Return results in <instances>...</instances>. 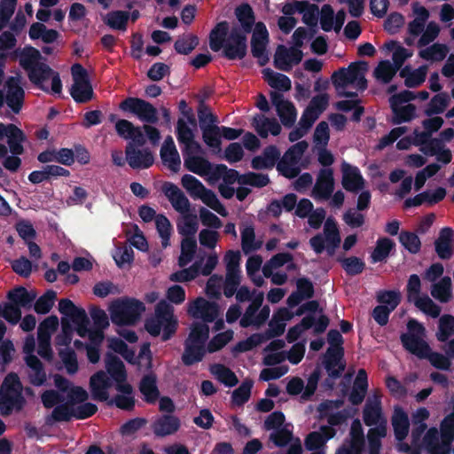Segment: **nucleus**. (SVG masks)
<instances>
[{"instance_id":"nucleus-1","label":"nucleus","mask_w":454,"mask_h":454,"mask_svg":"<svg viewBox=\"0 0 454 454\" xmlns=\"http://www.w3.org/2000/svg\"><path fill=\"white\" fill-rule=\"evenodd\" d=\"M41 59L40 51L34 47L24 48L20 53V64L27 71L30 82L44 91L59 95L62 90L59 74Z\"/></svg>"},{"instance_id":"nucleus-2","label":"nucleus","mask_w":454,"mask_h":454,"mask_svg":"<svg viewBox=\"0 0 454 454\" xmlns=\"http://www.w3.org/2000/svg\"><path fill=\"white\" fill-rule=\"evenodd\" d=\"M229 27L225 21L218 23L209 35V46L214 51H223L230 59H243L247 53L246 34L239 27H233L228 34Z\"/></svg>"},{"instance_id":"nucleus-3","label":"nucleus","mask_w":454,"mask_h":454,"mask_svg":"<svg viewBox=\"0 0 454 454\" xmlns=\"http://www.w3.org/2000/svg\"><path fill=\"white\" fill-rule=\"evenodd\" d=\"M368 64L365 61L351 63L347 68H340L332 76L333 84L338 93L344 97H354L356 92L348 91V88L364 90L367 87L365 74Z\"/></svg>"},{"instance_id":"nucleus-4","label":"nucleus","mask_w":454,"mask_h":454,"mask_svg":"<svg viewBox=\"0 0 454 454\" xmlns=\"http://www.w3.org/2000/svg\"><path fill=\"white\" fill-rule=\"evenodd\" d=\"M177 319L174 316V308L168 301L161 300L155 307L154 317L147 318L145 329L153 337L161 334V340H170L177 330Z\"/></svg>"},{"instance_id":"nucleus-5","label":"nucleus","mask_w":454,"mask_h":454,"mask_svg":"<svg viewBox=\"0 0 454 454\" xmlns=\"http://www.w3.org/2000/svg\"><path fill=\"white\" fill-rule=\"evenodd\" d=\"M145 310L143 301L129 297L118 298L109 307L113 324L120 326L135 325Z\"/></svg>"},{"instance_id":"nucleus-6","label":"nucleus","mask_w":454,"mask_h":454,"mask_svg":"<svg viewBox=\"0 0 454 454\" xmlns=\"http://www.w3.org/2000/svg\"><path fill=\"white\" fill-rule=\"evenodd\" d=\"M340 235L334 219L329 217L324 225V235L318 233L309 239V245L314 252L320 254L325 249L332 256L340 244Z\"/></svg>"},{"instance_id":"nucleus-7","label":"nucleus","mask_w":454,"mask_h":454,"mask_svg":"<svg viewBox=\"0 0 454 454\" xmlns=\"http://www.w3.org/2000/svg\"><path fill=\"white\" fill-rule=\"evenodd\" d=\"M406 292L408 301L413 302L414 305L425 314L433 318H436L440 316V306L434 303L427 295L419 296L421 292V281L417 274H411L409 277Z\"/></svg>"},{"instance_id":"nucleus-8","label":"nucleus","mask_w":454,"mask_h":454,"mask_svg":"<svg viewBox=\"0 0 454 454\" xmlns=\"http://www.w3.org/2000/svg\"><path fill=\"white\" fill-rule=\"evenodd\" d=\"M73 85L70 93L78 103H85L92 99L93 89L89 80V75L80 64L73 65L71 68Z\"/></svg>"},{"instance_id":"nucleus-9","label":"nucleus","mask_w":454,"mask_h":454,"mask_svg":"<svg viewBox=\"0 0 454 454\" xmlns=\"http://www.w3.org/2000/svg\"><path fill=\"white\" fill-rule=\"evenodd\" d=\"M329 323V317L325 314H321L318 318H316L313 315H306L300 323L288 329L286 339L288 343H294L301 337L303 332L312 327L314 334H321L325 332Z\"/></svg>"},{"instance_id":"nucleus-10","label":"nucleus","mask_w":454,"mask_h":454,"mask_svg":"<svg viewBox=\"0 0 454 454\" xmlns=\"http://www.w3.org/2000/svg\"><path fill=\"white\" fill-rule=\"evenodd\" d=\"M415 98V95L409 90H403L393 95L389 98V104L394 113L393 122L399 124L410 121L416 115V107L411 104L403 105Z\"/></svg>"},{"instance_id":"nucleus-11","label":"nucleus","mask_w":454,"mask_h":454,"mask_svg":"<svg viewBox=\"0 0 454 454\" xmlns=\"http://www.w3.org/2000/svg\"><path fill=\"white\" fill-rule=\"evenodd\" d=\"M120 109L135 114L142 121H157V110L150 103L137 98H129L122 101Z\"/></svg>"},{"instance_id":"nucleus-12","label":"nucleus","mask_w":454,"mask_h":454,"mask_svg":"<svg viewBox=\"0 0 454 454\" xmlns=\"http://www.w3.org/2000/svg\"><path fill=\"white\" fill-rule=\"evenodd\" d=\"M269 43V34L266 29V27L259 22L255 25L251 46H252V54L254 58L257 59L258 63L261 66H264L269 61V54L267 51V46Z\"/></svg>"},{"instance_id":"nucleus-13","label":"nucleus","mask_w":454,"mask_h":454,"mask_svg":"<svg viewBox=\"0 0 454 454\" xmlns=\"http://www.w3.org/2000/svg\"><path fill=\"white\" fill-rule=\"evenodd\" d=\"M189 314L194 318H200L203 323L215 321L219 315V306L215 301H208L203 297H198L189 308Z\"/></svg>"},{"instance_id":"nucleus-14","label":"nucleus","mask_w":454,"mask_h":454,"mask_svg":"<svg viewBox=\"0 0 454 454\" xmlns=\"http://www.w3.org/2000/svg\"><path fill=\"white\" fill-rule=\"evenodd\" d=\"M184 166L189 170H210L211 164L200 144L183 148Z\"/></svg>"},{"instance_id":"nucleus-15","label":"nucleus","mask_w":454,"mask_h":454,"mask_svg":"<svg viewBox=\"0 0 454 454\" xmlns=\"http://www.w3.org/2000/svg\"><path fill=\"white\" fill-rule=\"evenodd\" d=\"M302 57L303 54L300 49L279 45L274 54V65L279 70L289 71L293 66L301 61Z\"/></svg>"},{"instance_id":"nucleus-16","label":"nucleus","mask_w":454,"mask_h":454,"mask_svg":"<svg viewBox=\"0 0 454 454\" xmlns=\"http://www.w3.org/2000/svg\"><path fill=\"white\" fill-rule=\"evenodd\" d=\"M4 138L13 154L23 153L22 142L25 140V135L21 129L13 124L0 123V140Z\"/></svg>"},{"instance_id":"nucleus-17","label":"nucleus","mask_w":454,"mask_h":454,"mask_svg":"<svg viewBox=\"0 0 454 454\" xmlns=\"http://www.w3.org/2000/svg\"><path fill=\"white\" fill-rule=\"evenodd\" d=\"M180 426V419L176 416L164 414L155 419L152 424V430L156 436L165 437L176 433Z\"/></svg>"},{"instance_id":"nucleus-18","label":"nucleus","mask_w":454,"mask_h":454,"mask_svg":"<svg viewBox=\"0 0 454 454\" xmlns=\"http://www.w3.org/2000/svg\"><path fill=\"white\" fill-rule=\"evenodd\" d=\"M162 192L170 201L172 207L180 213L190 210V201L184 192L174 184L166 182L162 185Z\"/></svg>"},{"instance_id":"nucleus-19","label":"nucleus","mask_w":454,"mask_h":454,"mask_svg":"<svg viewBox=\"0 0 454 454\" xmlns=\"http://www.w3.org/2000/svg\"><path fill=\"white\" fill-rule=\"evenodd\" d=\"M281 162V153L275 145H269L261 154L253 158L251 165L255 169L273 168Z\"/></svg>"},{"instance_id":"nucleus-20","label":"nucleus","mask_w":454,"mask_h":454,"mask_svg":"<svg viewBox=\"0 0 454 454\" xmlns=\"http://www.w3.org/2000/svg\"><path fill=\"white\" fill-rule=\"evenodd\" d=\"M453 236L454 231L450 227H443L434 241L435 253L442 260H449L454 254Z\"/></svg>"},{"instance_id":"nucleus-21","label":"nucleus","mask_w":454,"mask_h":454,"mask_svg":"<svg viewBox=\"0 0 454 454\" xmlns=\"http://www.w3.org/2000/svg\"><path fill=\"white\" fill-rule=\"evenodd\" d=\"M334 190L333 172H319L313 187V197L316 200H326L331 198Z\"/></svg>"},{"instance_id":"nucleus-22","label":"nucleus","mask_w":454,"mask_h":454,"mask_svg":"<svg viewBox=\"0 0 454 454\" xmlns=\"http://www.w3.org/2000/svg\"><path fill=\"white\" fill-rule=\"evenodd\" d=\"M403 347L410 353L417 356L419 358H427L428 352H430L429 345L417 336L411 333H402L400 336Z\"/></svg>"},{"instance_id":"nucleus-23","label":"nucleus","mask_w":454,"mask_h":454,"mask_svg":"<svg viewBox=\"0 0 454 454\" xmlns=\"http://www.w3.org/2000/svg\"><path fill=\"white\" fill-rule=\"evenodd\" d=\"M126 160L132 168H148L154 161L153 154L148 150L135 149L131 146L126 149Z\"/></svg>"},{"instance_id":"nucleus-24","label":"nucleus","mask_w":454,"mask_h":454,"mask_svg":"<svg viewBox=\"0 0 454 454\" xmlns=\"http://www.w3.org/2000/svg\"><path fill=\"white\" fill-rule=\"evenodd\" d=\"M391 423L396 441H403L409 434L410 421L408 414L402 407L396 406L395 408L391 418Z\"/></svg>"},{"instance_id":"nucleus-25","label":"nucleus","mask_w":454,"mask_h":454,"mask_svg":"<svg viewBox=\"0 0 454 454\" xmlns=\"http://www.w3.org/2000/svg\"><path fill=\"white\" fill-rule=\"evenodd\" d=\"M160 158L163 164L171 169H176L180 166L181 159L176 147L173 137L168 136L165 138L160 148Z\"/></svg>"},{"instance_id":"nucleus-26","label":"nucleus","mask_w":454,"mask_h":454,"mask_svg":"<svg viewBox=\"0 0 454 454\" xmlns=\"http://www.w3.org/2000/svg\"><path fill=\"white\" fill-rule=\"evenodd\" d=\"M139 391L144 395L147 403H155L160 397V390L157 386V377L151 372L143 376L138 386Z\"/></svg>"},{"instance_id":"nucleus-27","label":"nucleus","mask_w":454,"mask_h":454,"mask_svg":"<svg viewBox=\"0 0 454 454\" xmlns=\"http://www.w3.org/2000/svg\"><path fill=\"white\" fill-rule=\"evenodd\" d=\"M36 293L35 291H27L24 286H16L10 290L7 294V299L9 301L19 308L30 309L33 301L36 298Z\"/></svg>"},{"instance_id":"nucleus-28","label":"nucleus","mask_w":454,"mask_h":454,"mask_svg":"<svg viewBox=\"0 0 454 454\" xmlns=\"http://www.w3.org/2000/svg\"><path fill=\"white\" fill-rule=\"evenodd\" d=\"M329 103V96L326 93H320L312 98L309 106L302 114L304 120L314 123L319 115L326 109Z\"/></svg>"},{"instance_id":"nucleus-29","label":"nucleus","mask_w":454,"mask_h":454,"mask_svg":"<svg viewBox=\"0 0 454 454\" xmlns=\"http://www.w3.org/2000/svg\"><path fill=\"white\" fill-rule=\"evenodd\" d=\"M364 422L368 427L381 425L387 422V419L383 416L381 402L376 399L373 403L367 401L363 411Z\"/></svg>"},{"instance_id":"nucleus-30","label":"nucleus","mask_w":454,"mask_h":454,"mask_svg":"<svg viewBox=\"0 0 454 454\" xmlns=\"http://www.w3.org/2000/svg\"><path fill=\"white\" fill-rule=\"evenodd\" d=\"M26 364L33 371L29 374V382L35 387L45 384L47 380L46 372L41 360L35 355L29 354L25 357Z\"/></svg>"},{"instance_id":"nucleus-31","label":"nucleus","mask_w":454,"mask_h":454,"mask_svg":"<svg viewBox=\"0 0 454 454\" xmlns=\"http://www.w3.org/2000/svg\"><path fill=\"white\" fill-rule=\"evenodd\" d=\"M253 126L262 137H267L269 135L278 136L281 131V126L276 119L264 115H256L253 120Z\"/></svg>"},{"instance_id":"nucleus-32","label":"nucleus","mask_w":454,"mask_h":454,"mask_svg":"<svg viewBox=\"0 0 454 454\" xmlns=\"http://www.w3.org/2000/svg\"><path fill=\"white\" fill-rule=\"evenodd\" d=\"M273 103L276 106L277 113L283 125L286 127L292 126L297 117V111L293 103L277 96H274Z\"/></svg>"},{"instance_id":"nucleus-33","label":"nucleus","mask_w":454,"mask_h":454,"mask_svg":"<svg viewBox=\"0 0 454 454\" xmlns=\"http://www.w3.org/2000/svg\"><path fill=\"white\" fill-rule=\"evenodd\" d=\"M107 373L115 382L127 380V372L123 362L117 356L108 352L105 356Z\"/></svg>"},{"instance_id":"nucleus-34","label":"nucleus","mask_w":454,"mask_h":454,"mask_svg":"<svg viewBox=\"0 0 454 454\" xmlns=\"http://www.w3.org/2000/svg\"><path fill=\"white\" fill-rule=\"evenodd\" d=\"M115 130L117 134L124 139H132L139 145L144 143V137L140 128L134 126V124L129 121L124 119L118 120L115 122Z\"/></svg>"},{"instance_id":"nucleus-35","label":"nucleus","mask_w":454,"mask_h":454,"mask_svg":"<svg viewBox=\"0 0 454 454\" xmlns=\"http://www.w3.org/2000/svg\"><path fill=\"white\" fill-rule=\"evenodd\" d=\"M427 74V66H421L417 69H412L410 66H406L400 71V76L404 79V83L409 88L418 87L423 83Z\"/></svg>"},{"instance_id":"nucleus-36","label":"nucleus","mask_w":454,"mask_h":454,"mask_svg":"<svg viewBox=\"0 0 454 454\" xmlns=\"http://www.w3.org/2000/svg\"><path fill=\"white\" fill-rule=\"evenodd\" d=\"M182 363L186 366L201 362L207 353L206 347L184 341Z\"/></svg>"},{"instance_id":"nucleus-37","label":"nucleus","mask_w":454,"mask_h":454,"mask_svg":"<svg viewBox=\"0 0 454 454\" xmlns=\"http://www.w3.org/2000/svg\"><path fill=\"white\" fill-rule=\"evenodd\" d=\"M387 435V422L375 427H371L367 433L369 454H380L381 438Z\"/></svg>"},{"instance_id":"nucleus-38","label":"nucleus","mask_w":454,"mask_h":454,"mask_svg":"<svg viewBox=\"0 0 454 454\" xmlns=\"http://www.w3.org/2000/svg\"><path fill=\"white\" fill-rule=\"evenodd\" d=\"M309 144L306 141H300L291 146L281 158V162L278 165V170H282L285 165H294L297 163L308 149Z\"/></svg>"},{"instance_id":"nucleus-39","label":"nucleus","mask_w":454,"mask_h":454,"mask_svg":"<svg viewBox=\"0 0 454 454\" xmlns=\"http://www.w3.org/2000/svg\"><path fill=\"white\" fill-rule=\"evenodd\" d=\"M262 75L266 82L275 90L288 91L291 89L290 79L283 74L276 73L270 68H265L262 70Z\"/></svg>"},{"instance_id":"nucleus-40","label":"nucleus","mask_w":454,"mask_h":454,"mask_svg":"<svg viewBox=\"0 0 454 454\" xmlns=\"http://www.w3.org/2000/svg\"><path fill=\"white\" fill-rule=\"evenodd\" d=\"M209 371L218 381L226 387H232L239 383L236 374L224 364H214L210 366Z\"/></svg>"},{"instance_id":"nucleus-41","label":"nucleus","mask_w":454,"mask_h":454,"mask_svg":"<svg viewBox=\"0 0 454 454\" xmlns=\"http://www.w3.org/2000/svg\"><path fill=\"white\" fill-rule=\"evenodd\" d=\"M28 34L31 39H41L45 43L55 42L59 35L57 30L49 29L41 22L33 23Z\"/></svg>"},{"instance_id":"nucleus-42","label":"nucleus","mask_w":454,"mask_h":454,"mask_svg":"<svg viewBox=\"0 0 454 454\" xmlns=\"http://www.w3.org/2000/svg\"><path fill=\"white\" fill-rule=\"evenodd\" d=\"M451 279L445 276L431 286V295L440 302H448L451 298Z\"/></svg>"},{"instance_id":"nucleus-43","label":"nucleus","mask_w":454,"mask_h":454,"mask_svg":"<svg viewBox=\"0 0 454 454\" xmlns=\"http://www.w3.org/2000/svg\"><path fill=\"white\" fill-rule=\"evenodd\" d=\"M449 50L445 44L434 43L428 47H421L419 51V57L430 62L442 61L447 55Z\"/></svg>"},{"instance_id":"nucleus-44","label":"nucleus","mask_w":454,"mask_h":454,"mask_svg":"<svg viewBox=\"0 0 454 454\" xmlns=\"http://www.w3.org/2000/svg\"><path fill=\"white\" fill-rule=\"evenodd\" d=\"M202 138L204 143L212 149L221 151V127L217 125H203L201 127Z\"/></svg>"},{"instance_id":"nucleus-45","label":"nucleus","mask_w":454,"mask_h":454,"mask_svg":"<svg viewBox=\"0 0 454 454\" xmlns=\"http://www.w3.org/2000/svg\"><path fill=\"white\" fill-rule=\"evenodd\" d=\"M209 337V326L201 322H194L192 325L191 332L185 340L186 342L205 346Z\"/></svg>"},{"instance_id":"nucleus-46","label":"nucleus","mask_w":454,"mask_h":454,"mask_svg":"<svg viewBox=\"0 0 454 454\" xmlns=\"http://www.w3.org/2000/svg\"><path fill=\"white\" fill-rule=\"evenodd\" d=\"M399 69L389 60H382L373 70V76L376 80L388 83Z\"/></svg>"},{"instance_id":"nucleus-47","label":"nucleus","mask_w":454,"mask_h":454,"mask_svg":"<svg viewBox=\"0 0 454 454\" xmlns=\"http://www.w3.org/2000/svg\"><path fill=\"white\" fill-rule=\"evenodd\" d=\"M395 246V242L388 238L379 239L377 240L376 247L371 254L372 262H379L386 260Z\"/></svg>"},{"instance_id":"nucleus-48","label":"nucleus","mask_w":454,"mask_h":454,"mask_svg":"<svg viewBox=\"0 0 454 454\" xmlns=\"http://www.w3.org/2000/svg\"><path fill=\"white\" fill-rule=\"evenodd\" d=\"M197 249V243L194 238H184L181 242V254L178 258L180 267L186 266L194 257Z\"/></svg>"},{"instance_id":"nucleus-49","label":"nucleus","mask_w":454,"mask_h":454,"mask_svg":"<svg viewBox=\"0 0 454 454\" xmlns=\"http://www.w3.org/2000/svg\"><path fill=\"white\" fill-rule=\"evenodd\" d=\"M342 186L350 192L357 193L364 189V180L361 172H342Z\"/></svg>"},{"instance_id":"nucleus-50","label":"nucleus","mask_w":454,"mask_h":454,"mask_svg":"<svg viewBox=\"0 0 454 454\" xmlns=\"http://www.w3.org/2000/svg\"><path fill=\"white\" fill-rule=\"evenodd\" d=\"M196 129L197 128H193L192 126H187L183 121H177V140L179 141L180 144L184 145V148L200 144L198 141L195 140Z\"/></svg>"},{"instance_id":"nucleus-51","label":"nucleus","mask_w":454,"mask_h":454,"mask_svg":"<svg viewBox=\"0 0 454 454\" xmlns=\"http://www.w3.org/2000/svg\"><path fill=\"white\" fill-rule=\"evenodd\" d=\"M254 382L251 380H246L237 387L231 395V403L236 406H243L251 396V390Z\"/></svg>"},{"instance_id":"nucleus-52","label":"nucleus","mask_w":454,"mask_h":454,"mask_svg":"<svg viewBox=\"0 0 454 454\" xmlns=\"http://www.w3.org/2000/svg\"><path fill=\"white\" fill-rule=\"evenodd\" d=\"M197 199H200L204 204L217 212L222 216H225L227 215L226 208L220 202L216 194L213 191L205 187L204 191H201V193Z\"/></svg>"},{"instance_id":"nucleus-53","label":"nucleus","mask_w":454,"mask_h":454,"mask_svg":"<svg viewBox=\"0 0 454 454\" xmlns=\"http://www.w3.org/2000/svg\"><path fill=\"white\" fill-rule=\"evenodd\" d=\"M129 14L123 11H115L107 13L104 17V21L111 28L126 30V25L129 20Z\"/></svg>"},{"instance_id":"nucleus-54","label":"nucleus","mask_w":454,"mask_h":454,"mask_svg":"<svg viewBox=\"0 0 454 454\" xmlns=\"http://www.w3.org/2000/svg\"><path fill=\"white\" fill-rule=\"evenodd\" d=\"M73 417V408L67 403H60L54 407L51 416L46 419V423L52 424L53 422L69 421Z\"/></svg>"},{"instance_id":"nucleus-55","label":"nucleus","mask_w":454,"mask_h":454,"mask_svg":"<svg viewBox=\"0 0 454 454\" xmlns=\"http://www.w3.org/2000/svg\"><path fill=\"white\" fill-rule=\"evenodd\" d=\"M57 298V293L53 290H47L42 296H40L34 305V309L37 314H47L50 312L54 305Z\"/></svg>"},{"instance_id":"nucleus-56","label":"nucleus","mask_w":454,"mask_h":454,"mask_svg":"<svg viewBox=\"0 0 454 454\" xmlns=\"http://www.w3.org/2000/svg\"><path fill=\"white\" fill-rule=\"evenodd\" d=\"M59 311L68 317L72 322L75 319H81L82 316H84V312H86L82 308H78L74 305V303L67 299L64 298L59 301Z\"/></svg>"},{"instance_id":"nucleus-57","label":"nucleus","mask_w":454,"mask_h":454,"mask_svg":"<svg viewBox=\"0 0 454 454\" xmlns=\"http://www.w3.org/2000/svg\"><path fill=\"white\" fill-rule=\"evenodd\" d=\"M17 5L18 0H0V30L9 25Z\"/></svg>"},{"instance_id":"nucleus-58","label":"nucleus","mask_w":454,"mask_h":454,"mask_svg":"<svg viewBox=\"0 0 454 454\" xmlns=\"http://www.w3.org/2000/svg\"><path fill=\"white\" fill-rule=\"evenodd\" d=\"M24 402V398L20 393H17L15 396L8 395L0 396V410L2 415H9L14 406L17 410H21Z\"/></svg>"},{"instance_id":"nucleus-59","label":"nucleus","mask_w":454,"mask_h":454,"mask_svg":"<svg viewBox=\"0 0 454 454\" xmlns=\"http://www.w3.org/2000/svg\"><path fill=\"white\" fill-rule=\"evenodd\" d=\"M399 242L411 254H418L421 247V241L418 235L408 231H402L399 234Z\"/></svg>"},{"instance_id":"nucleus-60","label":"nucleus","mask_w":454,"mask_h":454,"mask_svg":"<svg viewBox=\"0 0 454 454\" xmlns=\"http://www.w3.org/2000/svg\"><path fill=\"white\" fill-rule=\"evenodd\" d=\"M157 231L161 238V245L164 248L170 245L169 239L172 226L169 220L164 215H158L155 220Z\"/></svg>"},{"instance_id":"nucleus-61","label":"nucleus","mask_w":454,"mask_h":454,"mask_svg":"<svg viewBox=\"0 0 454 454\" xmlns=\"http://www.w3.org/2000/svg\"><path fill=\"white\" fill-rule=\"evenodd\" d=\"M454 334V317L449 314L443 315L439 319L437 339L444 342Z\"/></svg>"},{"instance_id":"nucleus-62","label":"nucleus","mask_w":454,"mask_h":454,"mask_svg":"<svg viewBox=\"0 0 454 454\" xmlns=\"http://www.w3.org/2000/svg\"><path fill=\"white\" fill-rule=\"evenodd\" d=\"M376 299L380 305L386 304L388 309L395 310L401 302V294L395 290H381L378 292Z\"/></svg>"},{"instance_id":"nucleus-63","label":"nucleus","mask_w":454,"mask_h":454,"mask_svg":"<svg viewBox=\"0 0 454 454\" xmlns=\"http://www.w3.org/2000/svg\"><path fill=\"white\" fill-rule=\"evenodd\" d=\"M342 268L348 276H356L364 271L365 269L364 262L356 256H349L340 259Z\"/></svg>"},{"instance_id":"nucleus-64","label":"nucleus","mask_w":454,"mask_h":454,"mask_svg":"<svg viewBox=\"0 0 454 454\" xmlns=\"http://www.w3.org/2000/svg\"><path fill=\"white\" fill-rule=\"evenodd\" d=\"M199 44V39L192 34L178 38L175 43V49L180 54H189Z\"/></svg>"}]
</instances>
